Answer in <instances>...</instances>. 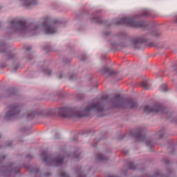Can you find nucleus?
<instances>
[{
    "label": "nucleus",
    "instance_id": "nucleus-25",
    "mask_svg": "<svg viewBox=\"0 0 177 177\" xmlns=\"http://www.w3.org/2000/svg\"><path fill=\"white\" fill-rule=\"evenodd\" d=\"M155 37H160V33L155 35Z\"/></svg>",
    "mask_w": 177,
    "mask_h": 177
},
{
    "label": "nucleus",
    "instance_id": "nucleus-12",
    "mask_svg": "<svg viewBox=\"0 0 177 177\" xmlns=\"http://www.w3.org/2000/svg\"><path fill=\"white\" fill-rule=\"evenodd\" d=\"M35 115H37V112H35L34 111H30L27 113L26 117H27L28 120H32V118H34L35 117Z\"/></svg>",
    "mask_w": 177,
    "mask_h": 177
},
{
    "label": "nucleus",
    "instance_id": "nucleus-8",
    "mask_svg": "<svg viewBox=\"0 0 177 177\" xmlns=\"http://www.w3.org/2000/svg\"><path fill=\"white\" fill-rule=\"evenodd\" d=\"M143 131L141 129H138L135 131V133L133 134V136H135L136 139L137 140H141L143 141L146 138V136L142 134Z\"/></svg>",
    "mask_w": 177,
    "mask_h": 177
},
{
    "label": "nucleus",
    "instance_id": "nucleus-28",
    "mask_svg": "<svg viewBox=\"0 0 177 177\" xmlns=\"http://www.w3.org/2000/svg\"><path fill=\"white\" fill-rule=\"evenodd\" d=\"M75 158H77V157H78V156H74Z\"/></svg>",
    "mask_w": 177,
    "mask_h": 177
},
{
    "label": "nucleus",
    "instance_id": "nucleus-15",
    "mask_svg": "<svg viewBox=\"0 0 177 177\" xmlns=\"http://www.w3.org/2000/svg\"><path fill=\"white\" fill-rule=\"evenodd\" d=\"M129 169H136V166H135V165H133V162H129L128 164H127Z\"/></svg>",
    "mask_w": 177,
    "mask_h": 177
},
{
    "label": "nucleus",
    "instance_id": "nucleus-22",
    "mask_svg": "<svg viewBox=\"0 0 177 177\" xmlns=\"http://www.w3.org/2000/svg\"><path fill=\"white\" fill-rule=\"evenodd\" d=\"M151 141H147V142H146V145H147V146H151Z\"/></svg>",
    "mask_w": 177,
    "mask_h": 177
},
{
    "label": "nucleus",
    "instance_id": "nucleus-2",
    "mask_svg": "<svg viewBox=\"0 0 177 177\" xmlns=\"http://www.w3.org/2000/svg\"><path fill=\"white\" fill-rule=\"evenodd\" d=\"M104 110L103 104H88L84 109H78L77 108L70 107H60L55 109V113L62 118H81L85 117L87 113L90 111H96L97 113H102Z\"/></svg>",
    "mask_w": 177,
    "mask_h": 177
},
{
    "label": "nucleus",
    "instance_id": "nucleus-5",
    "mask_svg": "<svg viewBox=\"0 0 177 177\" xmlns=\"http://www.w3.org/2000/svg\"><path fill=\"white\" fill-rule=\"evenodd\" d=\"M20 113V107L17 106V104H13L8 108V111L6 113V118L9 120V118H15L17 117V114Z\"/></svg>",
    "mask_w": 177,
    "mask_h": 177
},
{
    "label": "nucleus",
    "instance_id": "nucleus-16",
    "mask_svg": "<svg viewBox=\"0 0 177 177\" xmlns=\"http://www.w3.org/2000/svg\"><path fill=\"white\" fill-rule=\"evenodd\" d=\"M141 86H142L144 89H149V84L146 82H142L141 83Z\"/></svg>",
    "mask_w": 177,
    "mask_h": 177
},
{
    "label": "nucleus",
    "instance_id": "nucleus-9",
    "mask_svg": "<svg viewBox=\"0 0 177 177\" xmlns=\"http://www.w3.org/2000/svg\"><path fill=\"white\" fill-rule=\"evenodd\" d=\"M27 8L37 5V0H21Z\"/></svg>",
    "mask_w": 177,
    "mask_h": 177
},
{
    "label": "nucleus",
    "instance_id": "nucleus-23",
    "mask_svg": "<svg viewBox=\"0 0 177 177\" xmlns=\"http://www.w3.org/2000/svg\"><path fill=\"white\" fill-rule=\"evenodd\" d=\"M174 23H176V24H177V16L174 19Z\"/></svg>",
    "mask_w": 177,
    "mask_h": 177
},
{
    "label": "nucleus",
    "instance_id": "nucleus-11",
    "mask_svg": "<svg viewBox=\"0 0 177 177\" xmlns=\"http://www.w3.org/2000/svg\"><path fill=\"white\" fill-rule=\"evenodd\" d=\"M127 106H129V109H135V107L138 106V104L135 100H133V99H129L127 100Z\"/></svg>",
    "mask_w": 177,
    "mask_h": 177
},
{
    "label": "nucleus",
    "instance_id": "nucleus-26",
    "mask_svg": "<svg viewBox=\"0 0 177 177\" xmlns=\"http://www.w3.org/2000/svg\"><path fill=\"white\" fill-rule=\"evenodd\" d=\"M161 138H162V136H160V138L161 139Z\"/></svg>",
    "mask_w": 177,
    "mask_h": 177
},
{
    "label": "nucleus",
    "instance_id": "nucleus-19",
    "mask_svg": "<svg viewBox=\"0 0 177 177\" xmlns=\"http://www.w3.org/2000/svg\"><path fill=\"white\" fill-rule=\"evenodd\" d=\"M77 177H86L84 171H79L77 172Z\"/></svg>",
    "mask_w": 177,
    "mask_h": 177
},
{
    "label": "nucleus",
    "instance_id": "nucleus-24",
    "mask_svg": "<svg viewBox=\"0 0 177 177\" xmlns=\"http://www.w3.org/2000/svg\"><path fill=\"white\" fill-rule=\"evenodd\" d=\"M26 50H31V47H28L26 48Z\"/></svg>",
    "mask_w": 177,
    "mask_h": 177
},
{
    "label": "nucleus",
    "instance_id": "nucleus-3",
    "mask_svg": "<svg viewBox=\"0 0 177 177\" xmlns=\"http://www.w3.org/2000/svg\"><path fill=\"white\" fill-rule=\"evenodd\" d=\"M146 16H150V11L148 10H144L141 15H135L132 18L124 17L122 19H116L114 20V24H124V26H129V27H135L136 28H146L148 24L144 21H138L140 17H146Z\"/></svg>",
    "mask_w": 177,
    "mask_h": 177
},
{
    "label": "nucleus",
    "instance_id": "nucleus-4",
    "mask_svg": "<svg viewBox=\"0 0 177 177\" xmlns=\"http://www.w3.org/2000/svg\"><path fill=\"white\" fill-rule=\"evenodd\" d=\"M41 157L43 158V161L46 162L48 165H55V167H59L63 164L64 158H66L65 155H60L58 156H49L46 151H43L41 153Z\"/></svg>",
    "mask_w": 177,
    "mask_h": 177
},
{
    "label": "nucleus",
    "instance_id": "nucleus-20",
    "mask_svg": "<svg viewBox=\"0 0 177 177\" xmlns=\"http://www.w3.org/2000/svg\"><path fill=\"white\" fill-rule=\"evenodd\" d=\"M44 73L48 74V75H50V74H52V71H50V69H46L44 71Z\"/></svg>",
    "mask_w": 177,
    "mask_h": 177
},
{
    "label": "nucleus",
    "instance_id": "nucleus-13",
    "mask_svg": "<svg viewBox=\"0 0 177 177\" xmlns=\"http://www.w3.org/2000/svg\"><path fill=\"white\" fill-rule=\"evenodd\" d=\"M145 41V39L138 38L133 41V45H139L140 44H143Z\"/></svg>",
    "mask_w": 177,
    "mask_h": 177
},
{
    "label": "nucleus",
    "instance_id": "nucleus-29",
    "mask_svg": "<svg viewBox=\"0 0 177 177\" xmlns=\"http://www.w3.org/2000/svg\"><path fill=\"white\" fill-rule=\"evenodd\" d=\"M0 138H1V135H0Z\"/></svg>",
    "mask_w": 177,
    "mask_h": 177
},
{
    "label": "nucleus",
    "instance_id": "nucleus-27",
    "mask_svg": "<svg viewBox=\"0 0 177 177\" xmlns=\"http://www.w3.org/2000/svg\"><path fill=\"white\" fill-rule=\"evenodd\" d=\"M71 80H73V77H71Z\"/></svg>",
    "mask_w": 177,
    "mask_h": 177
},
{
    "label": "nucleus",
    "instance_id": "nucleus-21",
    "mask_svg": "<svg viewBox=\"0 0 177 177\" xmlns=\"http://www.w3.org/2000/svg\"><path fill=\"white\" fill-rule=\"evenodd\" d=\"M60 176H61V177H69L68 175H67L66 173L64 172V171H62V172L60 173Z\"/></svg>",
    "mask_w": 177,
    "mask_h": 177
},
{
    "label": "nucleus",
    "instance_id": "nucleus-14",
    "mask_svg": "<svg viewBox=\"0 0 177 177\" xmlns=\"http://www.w3.org/2000/svg\"><path fill=\"white\" fill-rule=\"evenodd\" d=\"M96 158L97 160H99V161H106V160H107V158L104 157V156L102 155V153H97Z\"/></svg>",
    "mask_w": 177,
    "mask_h": 177
},
{
    "label": "nucleus",
    "instance_id": "nucleus-1",
    "mask_svg": "<svg viewBox=\"0 0 177 177\" xmlns=\"http://www.w3.org/2000/svg\"><path fill=\"white\" fill-rule=\"evenodd\" d=\"M44 24L40 25L39 24L33 23L29 26H26V21L23 19H13L11 23V30H13L15 32L23 31H32L36 34L37 30H43L46 34H55L57 31V27L60 24L59 19H50L49 18H45L43 21Z\"/></svg>",
    "mask_w": 177,
    "mask_h": 177
},
{
    "label": "nucleus",
    "instance_id": "nucleus-6",
    "mask_svg": "<svg viewBox=\"0 0 177 177\" xmlns=\"http://www.w3.org/2000/svg\"><path fill=\"white\" fill-rule=\"evenodd\" d=\"M163 110L164 107L161 106V105H155L153 107L146 106L144 109V111L147 113H160V111H162Z\"/></svg>",
    "mask_w": 177,
    "mask_h": 177
},
{
    "label": "nucleus",
    "instance_id": "nucleus-7",
    "mask_svg": "<svg viewBox=\"0 0 177 177\" xmlns=\"http://www.w3.org/2000/svg\"><path fill=\"white\" fill-rule=\"evenodd\" d=\"M113 106L114 107H122L124 106V100L122 97H121L120 95H116L113 101Z\"/></svg>",
    "mask_w": 177,
    "mask_h": 177
},
{
    "label": "nucleus",
    "instance_id": "nucleus-17",
    "mask_svg": "<svg viewBox=\"0 0 177 177\" xmlns=\"http://www.w3.org/2000/svg\"><path fill=\"white\" fill-rule=\"evenodd\" d=\"M167 90L168 87L167 86V84H163L161 86L160 91H162V92H167Z\"/></svg>",
    "mask_w": 177,
    "mask_h": 177
},
{
    "label": "nucleus",
    "instance_id": "nucleus-10",
    "mask_svg": "<svg viewBox=\"0 0 177 177\" xmlns=\"http://www.w3.org/2000/svg\"><path fill=\"white\" fill-rule=\"evenodd\" d=\"M102 74H109V75H113V74H115V72L114 71H113L111 68H104L102 70Z\"/></svg>",
    "mask_w": 177,
    "mask_h": 177
},
{
    "label": "nucleus",
    "instance_id": "nucleus-18",
    "mask_svg": "<svg viewBox=\"0 0 177 177\" xmlns=\"http://www.w3.org/2000/svg\"><path fill=\"white\" fill-rule=\"evenodd\" d=\"M93 21H95V23H97L98 24H101L102 23V20H100V17L93 18Z\"/></svg>",
    "mask_w": 177,
    "mask_h": 177
}]
</instances>
